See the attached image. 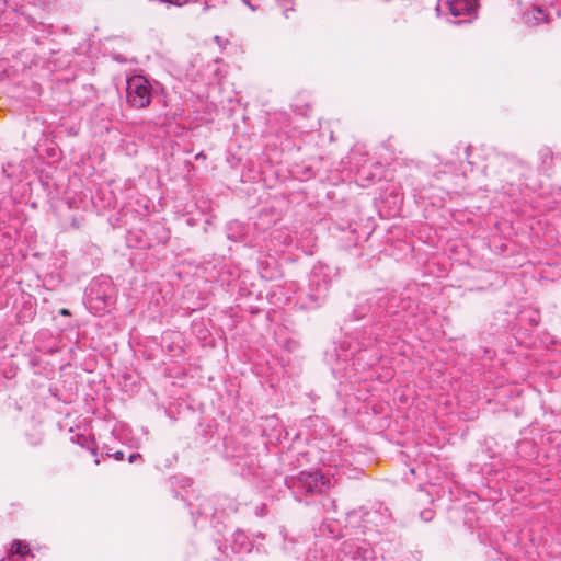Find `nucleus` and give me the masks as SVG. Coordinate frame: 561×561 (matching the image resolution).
<instances>
[{
    "label": "nucleus",
    "instance_id": "4468645a",
    "mask_svg": "<svg viewBox=\"0 0 561 561\" xmlns=\"http://www.w3.org/2000/svg\"><path fill=\"white\" fill-rule=\"evenodd\" d=\"M528 22L535 25L548 22V15L540 7H535L531 11V18H528Z\"/></svg>",
    "mask_w": 561,
    "mask_h": 561
},
{
    "label": "nucleus",
    "instance_id": "bb28decb",
    "mask_svg": "<svg viewBox=\"0 0 561 561\" xmlns=\"http://www.w3.org/2000/svg\"><path fill=\"white\" fill-rule=\"evenodd\" d=\"M304 174H305V175H306V178L308 179V178H310V176H312V175H313V171H312V169H311V168H305V169H304Z\"/></svg>",
    "mask_w": 561,
    "mask_h": 561
},
{
    "label": "nucleus",
    "instance_id": "39448f33",
    "mask_svg": "<svg viewBox=\"0 0 561 561\" xmlns=\"http://www.w3.org/2000/svg\"><path fill=\"white\" fill-rule=\"evenodd\" d=\"M84 299L88 307L96 313L105 311L113 305L114 287L112 280L103 276L93 278L85 290Z\"/></svg>",
    "mask_w": 561,
    "mask_h": 561
},
{
    "label": "nucleus",
    "instance_id": "ddd939ff",
    "mask_svg": "<svg viewBox=\"0 0 561 561\" xmlns=\"http://www.w3.org/2000/svg\"><path fill=\"white\" fill-rule=\"evenodd\" d=\"M540 159L539 170L541 172H547L551 168V163L553 160V154L548 148H542L538 152Z\"/></svg>",
    "mask_w": 561,
    "mask_h": 561
},
{
    "label": "nucleus",
    "instance_id": "f3484780",
    "mask_svg": "<svg viewBox=\"0 0 561 561\" xmlns=\"http://www.w3.org/2000/svg\"><path fill=\"white\" fill-rule=\"evenodd\" d=\"M169 339V335H163L162 336V343L163 345H165V347L168 348V351L174 355V356H179L183 353V347L181 345H178L175 343H172V344H165L167 340Z\"/></svg>",
    "mask_w": 561,
    "mask_h": 561
},
{
    "label": "nucleus",
    "instance_id": "aec40b11",
    "mask_svg": "<svg viewBox=\"0 0 561 561\" xmlns=\"http://www.w3.org/2000/svg\"><path fill=\"white\" fill-rule=\"evenodd\" d=\"M159 1L162 2V3H167L169 5L183 7L190 0H159Z\"/></svg>",
    "mask_w": 561,
    "mask_h": 561
},
{
    "label": "nucleus",
    "instance_id": "20e7f679",
    "mask_svg": "<svg viewBox=\"0 0 561 561\" xmlns=\"http://www.w3.org/2000/svg\"><path fill=\"white\" fill-rule=\"evenodd\" d=\"M329 484L330 480L317 470L300 471L285 478V485L299 502L308 495L322 493Z\"/></svg>",
    "mask_w": 561,
    "mask_h": 561
},
{
    "label": "nucleus",
    "instance_id": "a878e982",
    "mask_svg": "<svg viewBox=\"0 0 561 561\" xmlns=\"http://www.w3.org/2000/svg\"><path fill=\"white\" fill-rule=\"evenodd\" d=\"M112 457L115 460H123L124 459V453L122 450H116L113 453Z\"/></svg>",
    "mask_w": 561,
    "mask_h": 561
},
{
    "label": "nucleus",
    "instance_id": "0eeeda50",
    "mask_svg": "<svg viewBox=\"0 0 561 561\" xmlns=\"http://www.w3.org/2000/svg\"><path fill=\"white\" fill-rule=\"evenodd\" d=\"M126 98L130 106L145 108L151 102L152 87L144 76H133L126 82Z\"/></svg>",
    "mask_w": 561,
    "mask_h": 561
},
{
    "label": "nucleus",
    "instance_id": "423d86ee",
    "mask_svg": "<svg viewBox=\"0 0 561 561\" xmlns=\"http://www.w3.org/2000/svg\"><path fill=\"white\" fill-rule=\"evenodd\" d=\"M374 557L369 543L359 538L346 539L335 548V561H373Z\"/></svg>",
    "mask_w": 561,
    "mask_h": 561
},
{
    "label": "nucleus",
    "instance_id": "9b49d317",
    "mask_svg": "<svg viewBox=\"0 0 561 561\" xmlns=\"http://www.w3.org/2000/svg\"><path fill=\"white\" fill-rule=\"evenodd\" d=\"M31 24L34 31L32 34V39L36 44H41L44 39L48 38L53 34L54 27L51 24L36 22L35 20H32Z\"/></svg>",
    "mask_w": 561,
    "mask_h": 561
},
{
    "label": "nucleus",
    "instance_id": "6ab92c4d",
    "mask_svg": "<svg viewBox=\"0 0 561 561\" xmlns=\"http://www.w3.org/2000/svg\"><path fill=\"white\" fill-rule=\"evenodd\" d=\"M550 195L553 198V202L559 203L561 202V186L552 187Z\"/></svg>",
    "mask_w": 561,
    "mask_h": 561
},
{
    "label": "nucleus",
    "instance_id": "5701e85b",
    "mask_svg": "<svg viewBox=\"0 0 561 561\" xmlns=\"http://www.w3.org/2000/svg\"><path fill=\"white\" fill-rule=\"evenodd\" d=\"M255 515L260 516V517L266 515V505L265 504H261L260 506H257L255 508Z\"/></svg>",
    "mask_w": 561,
    "mask_h": 561
},
{
    "label": "nucleus",
    "instance_id": "b1692460",
    "mask_svg": "<svg viewBox=\"0 0 561 561\" xmlns=\"http://www.w3.org/2000/svg\"><path fill=\"white\" fill-rule=\"evenodd\" d=\"M141 459V455L139 453H133L128 457V461L130 463L135 462L136 460Z\"/></svg>",
    "mask_w": 561,
    "mask_h": 561
},
{
    "label": "nucleus",
    "instance_id": "6e6552de",
    "mask_svg": "<svg viewBox=\"0 0 561 561\" xmlns=\"http://www.w3.org/2000/svg\"><path fill=\"white\" fill-rule=\"evenodd\" d=\"M446 5L453 16H477L478 0H446Z\"/></svg>",
    "mask_w": 561,
    "mask_h": 561
},
{
    "label": "nucleus",
    "instance_id": "f257e3e1",
    "mask_svg": "<svg viewBox=\"0 0 561 561\" xmlns=\"http://www.w3.org/2000/svg\"><path fill=\"white\" fill-rule=\"evenodd\" d=\"M466 158L469 165L481 169L484 175L497 180L501 183L502 193L511 197L517 196L519 187L515 179L523 169L520 161L492 148L471 146L466 148Z\"/></svg>",
    "mask_w": 561,
    "mask_h": 561
},
{
    "label": "nucleus",
    "instance_id": "a211bd4d",
    "mask_svg": "<svg viewBox=\"0 0 561 561\" xmlns=\"http://www.w3.org/2000/svg\"><path fill=\"white\" fill-rule=\"evenodd\" d=\"M339 530V525L336 522H330V523H324L321 528H320V531L322 534H324L325 531L332 534V535H335V533H337Z\"/></svg>",
    "mask_w": 561,
    "mask_h": 561
},
{
    "label": "nucleus",
    "instance_id": "f8f14e48",
    "mask_svg": "<svg viewBox=\"0 0 561 561\" xmlns=\"http://www.w3.org/2000/svg\"><path fill=\"white\" fill-rule=\"evenodd\" d=\"M226 234L233 242L242 241L247 234L245 227L240 221H229L226 225Z\"/></svg>",
    "mask_w": 561,
    "mask_h": 561
},
{
    "label": "nucleus",
    "instance_id": "4be33fe9",
    "mask_svg": "<svg viewBox=\"0 0 561 561\" xmlns=\"http://www.w3.org/2000/svg\"><path fill=\"white\" fill-rule=\"evenodd\" d=\"M376 517L381 519V516H379L377 512L367 513L365 515V519L364 520H365V523H373V522H375Z\"/></svg>",
    "mask_w": 561,
    "mask_h": 561
},
{
    "label": "nucleus",
    "instance_id": "412c9836",
    "mask_svg": "<svg viewBox=\"0 0 561 561\" xmlns=\"http://www.w3.org/2000/svg\"><path fill=\"white\" fill-rule=\"evenodd\" d=\"M420 516L424 522H430L434 517V512L432 510H424L420 513Z\"/></svg>",
    "mask_w": 561,
    "mask_h": 561
},
{
    "label": "nucleus",
    "instance_id": "7c9ffc66",
    "mask_svg": "<svg viewBox=\"0 0 561 561\" xmlns=\"http://www.w3.org/2000/svg\"><path fill=\"white\" fill-rule=\"evenodd\" d=\"M530 322H531L534 325H537V324H538V321H536L535 319H530Z\"/></svg>",
    "mask_w": 561,
    "mask_h": 561
},
{
    "label": "nucleus",
    "instance_id": "393cba45",
    "mask_svg": "<svg viewBox=\"0 0 561 561\" xmlns=\"http://www.w3.org/2000/svg\"><path fill=\"white\" fill-rule=\"evenodd\" d=\"M198 514L201 516H208V515H211L213 514V511L211 508L209 507L208 510L206 507H202L199 511H198Z\"/></svg>",
    "mask_w": 561,
    "mask_h": 561
},
{
    "label": "nucleus",
    "instance_id": "9d476101",
    "mask_svg": "<svg viewBox=\"0 0 561 561\" xmlns=\"http://www.w3.org/2000/svg\"><path fill=\"white\" fill-rule=\"evenodd\" d=\"M231 548L237 553L250 552L253 542L244 531L236 530L232 535Z\"/></svg>",
    "mask_w": 561,
    "mask_h": 561
},
{
    "label": "nucleus",
    "instance_id": "1a4fd4ad",
    "mask_svg": "<svg viewBox=\"0 0 561 561\" xmlns=\"http://www.w3.org/2000/svg\"><path fill=\"white\" fill-rule=\"evenodd\" d=\"M304 561H335V548L331 543L319 541L307 552Z\"/></svg>",
    "mask_w": 561,
    "mask_h": 561
},
{
    "label": "nucleus",
    "instance_id": "c85d7f7f",
    "mask_svg": "<svg viewBox=\"0 0 561 561\" xmlns=\"http://www.w3.org/2000/svg\"><path fill=\"white\" fill-rule=\"evenodd\" d=\"M104 449L106 450V451H105L106 456H107V457H112V455H113V453H114V451H113V449H112V448H110V447H107V446H104Z\"/></svg>",
    "mask_w": 561,
    "mask_h": 561
},
{
    "label": "nucleus",
    "instance_id": "dca6fc26",
    "mask_svg": "<svg viewBox=\"0 0 561 561\" xmlns=\"http://www.w3.org/2000/svg\"><path fill=\"white\" fill-rule=\"evenodd\" d=\"M348 233L351 234L350 239H348V242L344 244L345 248H350V247H357L362 237L357 233V229L355 227H353L352 225H350V231Z\"/></svg>",
    "mask_w": 561,
    "mask_h": 561
},
{
    "label": "nucleus",
    "instance_id": "2f4dec72",
    "mask_svg": "<svg viewBox=\"0 0 561 561\" xmlns=\"http://www.w3.org/2000/svg\"><path fill=\"white\" fill-rule=\"evenodd\" d=\"M325 500H327L331 505H333V504H334V501H333V500H331V499H325Z\"/></svg>",
    "mask_w": 561,
    "mask_h": 561
},
{
    "label": "nucleus",
    "instance_id": "473e14b6",
    "mask_svg": "<svg viewBox=\"0 0 561 561\" xmlns=\"http://www.w3.org/2000/svg\"><path fill=\"white\" fill-rule=\"evenodd\" d=\"M248 5L251 7V9H254V5H251L247 0L244 1Z\"/></svg>",
    "mask_w": 561,
    "mask_h": 561
},
{
    "label": "nucleus",
    "instance_id": "2eb2a0df",
    "mask_svg": "<svg viewBox=\"0 0 561 561\" xmlns=\"http://www.w3.org/2000/svg\"><path fill=\"white\" fill-rule=\"evenodd\" d=\"M11 552L14 554H19L21 557H25L30 554L31 549L30 546L23 541H15L11 547Z\"/></svg>",
    "mask_w": 561,
    "mask_h": 561
},
{
    "label": "nucleus",
    "instance_id": "cd10ccee",
    "mask_svg": "<svg viewBox=\"0 0 561 561\" xmlns=\"http://www.w3.org/2000/svg\"><path fill=\"white\" fill-rule=\"evenodd\" d=\"M160 228L163 230V233H164V236L161 238V241L163 243H165L168 241V239H169L168 231H165L163 227H160Z\"/></svg>",
    "mask_w": 561,
    "mask_h": 561
},
{
    "label": "nucleus",
    "instance_id": "c756f323",
    "mask_svg": "<svg viewBox=\"0 0 561 561\" xmlns=\"http://www.w3.org/2000/svg\"><path fill=\"white\" fill-rule=\"evenodd\" d=\"M57 51H58V50H57V49H55V48H49V53H50L51 55L56 54Z\"/></svg>",
    "mask_w": 561,
    "mask_h": 561
},
{
    "label": "nucleus",
    "instance_id": "7ed1b4c3",
    "mask_svg": "<svg viewBox=\"0 0 561 561\" xmlns=\"http://www.w3.org/2000/svg\"><path fill=\"white\" fill-rule=\"evenodd\" d=\"M330 283L329 267L320 263L316 264L310 271L307 287L298 295L299 307L305 310L320 308L327 301Z\"/></svg>",
    "mask_w": 561,
    "mask_h": 561
},
{
    "label": "nucleus",
    "instance_id": "f03ea898",
    "mask_svg": "<svg viewBox=\"0 0 561 561\" xmlns=\"http://www.w3.org/2000/svg\"><path fill=\"white\" fill-rule=\"evenodd\" d=\"M365 358L358 343L345 336L339 345L325 351V360L334 376L341 380L358 381L357 365Z\"/></svg>",
    "mask_w": 561,
    "mask_h": 561
}]
</instances>
